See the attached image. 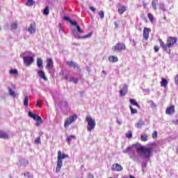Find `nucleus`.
<instances>
[{
    "instance_id": "473e14b6",
    "label": "nucleus",
    "mask_w": 178,
    "mask_h": 178,
    "mask_svg": "<svg viewBox=\"0 0 178 178\" xmlns=\"http://www.w3.org/2000/svg\"><path fill=\"white\" fill-rule=\"evenodd\" d=\"M24 106H29V96H25V99H24Z\"/></svg>"
},
{
    "instance_id": "72a5a7b5",
    "label": "nucleus",
    "mask_w": 178,
    "mask_h": 178,
    "mask_svg": "<svg viewBox=\"0 0 178 178\" xmlns=\"http://www.w3.org/2000/svg\"><path fill=\"white\" fill-rule=\"evenodd\" d=\"M127 138H131L133 137V133H131V131H129L126 134H125Z\"/></svg>"
},
{
    "instance_id": "a211bd4d",
    "label": "nucleus",
    "mask_w": 178,
    "mask_h": 178,
    "mask_svg": "<svg viewBox=\"0 0 178 178\" xmlns=\"http://www.w3.org/2000/svg\"><path fill=\"white\" fill-rule=\"evenodd\" d=\"M0 138H3V140H8L9 139V135L6 134V132L0 131Z\"/></svg>"
},
{
    "instance_id": "f03ea898",
    "label": "nucleus",
    "mask_w": 178,
    "mask_h": 178,
    "mask_svg": "<svg viewBox=\"0 0 178 178\" xmlns=\"http://www.w3.org/2000/svg\"><path fill=\"white\" fill-rule=\"evenodd\" d=\"M154 148L152 147H147L145 146H141L137 149V152L141 154L140 156H143L145 159H147L151 156Z\"/></svg>"
},
{
    "instance_id": "37998d69",
    "label": "nucleus",
    "mask_w": 178,
    "mask_h": 178,
    "mask_svg": "<svg viewBox=\"0 0 178 178\" xmlns=\"http://www.w3.org/2000/svg\"><path fill=\"white\" fill-rule=\"evenodd\" d=\"M143 122H138L136 124V127H138V129H139L140 127H141V126H143Z\"/></svg>"
},
{
    "instance_id": "4d7b16f0",
    "label": "nucleus",
    "mask_w": 178,
    "mask_h": 178,
    "mask_svg": "<svg viewBox=\"0 0 178 178\" xmlns=\"http://www.w3.org/2000/svg\"><path fill=\"white\" fill-rule=\"evenodd\" d=\"M169 52H170V49H169Z\"/></svg>"
},
{
    "instance_id": "e433bc0d",
    "label": "nucleus",
    "mask_w": 178,
    "mask_h": 178,
    "mask_svg": "<svg viewBox=\"0 0 178 178\" xmlns=\"http://www.w3.org/2000/svg\"><path fill=\"white\" fill-rule=\"evenodd\" d=\"M18 26L19 25L17 24V23L11 24V29H13V30H16Z\"/></svg>"
},
{
    "instance_id": "58836bf2",
    "label": "nucleus",
    "mask_w": 178,
    "mask_h": 178,
    "mask_svg": "<svg viewBox=\"0 0 178 178\" xmlns=\"http://www.w3.org/2000/svg\"><path fill=\"white\" fill-rule=\"evenodd\" d=\"M35 144H41V137L38 136L35 140Z\"/></svg>"
},
{
    "instance_id": "2eb2a0df",
    "label": "nucleus",
    "mask_w": 178,
    "mask_h": 178,
    "mask_svg": "<svg viewBox=\"0 0 178 178\" xmlns=\"http://www.w3.org/2000/svg\"><path fill=\"white\" fill-rule=\"evenodd\" d=\"M38 74L40 79H42L44 80V81H47L48 80V78L45 76V72L42 70H40L38 72Z\"/></svg>"
},
{
    "instance_id": "c85d7f7f",
    "label": "nucleus",
    "mask_w": 178,
    "mask_h": 178,
    "mask_svg": "<svg viewBox=\"0 0 178 178\" xmlns=\"http://www.w3.org/2000/svg\"><path fill=\"white\" fill-rule=\"evenodd\" d=\"M147 17L151 23H154V15L152 13L147 14Z\"/></svg>"
},
{
    "instance_id": "603ef678",
    "label": "nucleus",
    "mask_w": 178,
    "mask_h": 178,
    "mask_svg": "<svg viewBox=\"0 0 178 178\" xmlns=\"http://www.w3.org/2000/svg\"><path fill=\"white\" fill-rule=\"evenodd\" d=\"M143 8H144V9L147 8V4L146 3H143Z\"/></svg>"
},
{
    "instance_id": "cd10ccee",
    "label": "nucleus",
    "mask_w": 178,
    "mask_h": 178,
    "mask_svg": "<svg viewBox=\"0 0 178 178\" xmlns=\"http://www.w3.org/2000/svg\"><path fill=\"white\" fill-rule=\"evenodd\" d=\"M10 74H15V76H17L19 74V71L16 69H12L9 71Z\"/></svg>"
},
{
    "instance_id": "09e8293b",
    "label": "nucleus",
    "mask_w": 178,
    "mask_h": 178,
    "mask_svg": "<svg viewBox=\"0 0 178 178\" xmlns=\"http://www.w3.org/2000/svg\"><path fill=\"white\" fill-rule=\"evenodd\" d=\"M90 10L92 12H95V8L93 7V6H90Z\"/></svg>"
},
{
    "instance_id": "bb28decb",
    "label": "nucleus",
    "mask_w": 178,
    "mask_h": 178,
    "mask_svg": "<svg viewBox=\"0 0 178 178\" xmlns=\"http://www.w3.org/2000/svg\"><path fill=\"white\" fill-rule=\"evenodd\" d=\"M140 140L143 143H145V141H148V135H147V134L141 135L140 136Z\"/></svg>"
},
{
    "instance_id": "79ce46f5",
    "label": "nucleus",
    "mask_w": 178,
    "mask_h": 178,
    "mask_svg": "<svg viewBox=\"0 0 178 178\" xmlns=\"http://www.w3.org/2000/svg\"><path fill=\"white\" fill-rule=\"evenodd\" d=\"M71 24H72V26H76H76H79L78 24H77V22H76V21H70V22Z\"/></svg>"
},
{
    "instance_id": "9b49d317",
    "label": "nucleus",
    "mask_w": 178,
    "mask_h": 178,
    "mask_svg": "<svg viewBox=\"0 0 178 178\" xmlns=\"http://www.w3.org/2000/svg\"><path fill=\"white\" fill-rule=\"evenodd\" d=\"M175 112H176V110L175 108V106L173 105L167 107L165 110L166 115H169L170 116H172V115H174Z\"/></svg>"
},
{
    "instance_id": "5fc2aeb1",
    "label": "nucleus",
    "mask_w": 178,
    "mask_h": 178,
    "mask_svg": "<svg viewBox=\"0 0 178 178\" xmlns=\"http://www.w3.org/2000/svg\"><path fill=\"white\" fill-rule=\"evenodd\" d=\"M164 20H166V17H163Z\"/></svg>"
},
{
    "instance_id": "0eeeda50",
    "label": "nucleus",
    "mask_w": 178,
    "mask_h": 178,
    "mask_svg": "<svg viewBox=\"0 0 178 178\" xmlns=\"http://www.w3.org/2000/svg\"><path fill=\"white\" fill-rule=\"evenodd\" d=\"M24 63L26 66H31V64L34 62V58L30 56L23 57Z\"/></svg>"
},
{
    "instance_id": "5701e85b",
    "label": "nucleus",
    "mask_w": 178,
    "mask_h": 178,
    "mask_svg": "<svg viewBox=\"0 0 178 178\" xmlns=\"http://www.w3.org/2000/svg\"><path fill=\"white\" fill-rule=\"evenodd\" d=\"M72 33L74 34V35H75L76 38H88V37H91V33H90L88 35L86 36H77V32L76 31H72Z\"/></svg>"
},
{
    "instance_id": "f3484780",
    "label": "nucleus",
    "mask_w": 178,
    "mask_h": 178,
    "mask_svg": "<svg viewBox=\"0 0 178 178\" xmlns=\"http://www.w3.org/2000/svg\"><path fill=\"white\" fill-rule=\"evenodd\" d=\"M36 62H37V66L39 69H44V65H42V63H43L42 58H38Z\"/></svg>"
},
{
    "instance_id": "3c124183",
    "label": "nucleus",
    "mask_w": 178,
    "mask_h": 178,
    "mask_svg": "<svg viewBox=\"0 0 178 178\" xmlns=\"http://www.w3.org/2000/svg\"><path fill=\"white\" fill-rule=\"evenodd\" d=\"M88 178H94V175H92V174H88Z\"/></svg>"
},
{
    "instance_id": "393cba45",
    "label": "nucleus",
    "mask_w": 178,
    "mask_h": 178,
    "mask_svg": "<svg viewBox=\"0 0 178 178\" xmlns=\"http://www.w3.org/2000/svg\"><path fill=\"white\" fill-rule=\"evenodd\" d=\"M72 140H76V136L71 135V136L67 137V138H66V141H67L68 144H70V141H72Z\"/></svg>"
},
{
    "instance_id": "a878e982",
    "label": "nucleus",
    "mask_w": 178,
    "mask_h": 178,
    "mask_svg": "<svg viewBox=\"0 0 178 178\" xmlns=\"http://www.w3.org/2000/svg\"><path fill=\"white\" fill-rule=\"evenodd\" d=\"M26 6H33L35 5V1L34 0H28L26 3Z\"/></svg>"
},
{
    "instance_id": "20e7f679",
    "label": "nucleus",
    "mask_w": 178,
    "mask_h": 178,
    "mask_svg": "<svg viewBox=\"0 0 178 178\" xmlns=\"http://www.w3.org/2000/svg\"><path fill=\"white\" fill-rule=\"evenodd\" d=\"M86 122L88 123V125H87L88 131H92V130L95 129V126H97V123L95 122V120L92 119L91 116L87 115Z\"/></svg>"
},
{
    "instance_id": "ddd939ff",
    "label": "nucleus",
    "mask_w": 178,
    "mask_h": 178,
    "mask_svg": "<svg viewBox=\"0 0 178 178\" xmlns=\"http://www.w3.org/2000/svg\"><path fill=\"white\" fill-rule=\"evenodd\" d=\"M127 85L125 84L122 86V88L120 90V97H124L126 94H127Z\"/></svg>"
},
{
    "instance_id": "49530a36",
    "label": "nucleus",
    "mask_w": 178,
    "mask_h": 178,
    "mask_svg": "<svg viewBox=\"0 0 178 178\" xmlns=\"http://www.w3.org/2000/svg\"><path fill=\"white\" fill-rule=\"evenodd\" d=\"M175 84L178 86V74H177V76L175 77Z\"/></svg>"
},
{
    "instance_id": "423d86ee",
    "label": "nucleus",
    "mask_w": 178,
    "mask_h": 178,
    "mask_svg": "<svg viewBox=\"0 0 178 178\" xmlns=\"http://www.w3.org/2000/svg\"><path fill=\"white\" fill-rule=\"evenodd\" d=\"M77 120V115L74 114L67 118L64 122V127H69L71 124Z\"/></svg>"
},
{
    "instance_id": "4468645a",
    "label": "nucleus",
    "mask_w": 178,
    "mask_h": 178,
    "mask_svg": "<svg viewBox=\"0 0 178 178\" xmlns=\"http://www.w3.org/2000/svg\"><path fill=\"white\" fill-rule=\"evenodd\" d=\"M54 67V60L51 58L47 59V65L46 68L47 69H52Z\"/></svg>"
},
{
    "instance_id": "b1692460",
    "label": "nucleus",
    "mask_w": 178,
    "mask_h": 178,
    "mask_svg": "<svg viewBox=\"0 0 178 178\" xmlns=\"http://www.w3.org/2000/svg\"><path fill=\"white\" fill-rule=\"evenodd\" d=\"M129 102L131 105L134 106H137V108H140V105L137 103V101L134 100V99H129Z\"/></svg>"
},
{
    "instance_id": "6ab92c4d",
    "label": "nucleus",
    "mask_w": 178,
    "mask_h": 178,
    "mask_svg": "<svg viewBox=\"0 0 178 178\" xmlns=\"http://www.w3.org/2000/svg\"><path fill=\"white\" fill-rule=\"evenodd\" d=\"M161 87H164V88H168V80L164 78L161 79V81L160 82Z\"/></svg>"
},
{
    "instance_id": "6e6d98bb",
    "label": "nucleus",
    "mask_w": 178,
    "mask_h": 178,
    "mask_svg": "<svg viewBox=\"0 0 178 178\" xmlns=\"http://www.w3.org/2000/svg\"><path fill=\"white\" fill-rule=\"evenodd\" d=\"M177 154H178V148L177 149Z\"/></svg>"
},
{
    "instance_id": "a19ab883",
    "label": "nucleus",
    "mask_w": 178,
    "mask_h": 178,
    "mask_svg": "<svg viewBox=\"0 0 178 178\" xmlns=\"http://www.w3.org/2000/svg\"><path fill=\"white\" fill-rule=\"evenodd\" d=\"M76 30L78 31V33H83V31L81 30V28H80V26H76Z\"/></svg>"
},
{
    "instance_id": "13d9d810",
    "label": "nucleus",
    "mask_w": 178,
    "mask_h": 178,
    "mask_svg": "<svg viewBox=\"0 0 178 178\" xmlns=\"http://www.w3.org/2000/svg\"><path fill=\"white\" fill-rule=\"evenodd\" d=\"M178 122V120H177V123Z\"/></svg>"
},
{
    "instance_id": "6e6552de",
    "label": "nucleus",
    "mask_w": 178,
    "mask_h": 178,
    "mask_svg": "<svg viewBox=\"0 0 178 178\" xmlns=\"http://www.w3.org/2000/svg\"><path fill=\"white\" fill-rule=\"evenodd\" d=\"M151 33V29L145 27L143 29V38L145 41H148L149 38V33Z\"/></svg>"
},
{
    "instance_id": "864d4df0",
    "label": "nucleus",
    "mask_w": 178,
    "mask_h": 178,
    "mask_svg": "<svg viewBox=\"0 0 178 178\" xmlns=\"http://www.w3.org/2000/svg\"><path fill=\"white\" fill-rule=\"evenodd\" d=\"M132 42H133V43H134V45H136V40H133Z\"/></svg>"
},
{
    "instance_id": "c9c22d12",
    "label": "nucleus",
    "mask_w": 178,
    "mask_h": 178,
    "mask_svg": "<svg viewBox=\"0 0 178 178\" xmlns=\"http://www.w3.org/2000/svg\"><path fill=\"white\" fill-rule=\"evenodd\" d=\"M98 15L100 17V19H104L105 17V13L104 11H99Z\"/></svg>"
},
{
    "instance_id": "de8ad7c7",
    "label": "nucleus",
    "mask_w": 178,
    "mask_h": 178,
    "mask_svg": "<svg viewBox=\"0 0 178 178\" xmlns=\"http://www.w3.org/2000/svg\"><path fill=\"white\" fill-rule=\"evenodd\" d=\"M64 20H66L67 22H70L72 21V19H70V18L67 17H63Z\"/></svg>"
},
{
    "instance_id": "ea45409f",
    "label": "nucleus",
    "mask_w": 178,
    "mask_h": 178,
    "mask_svg": "<svg viewBox=\"0 0 178 178\" xmlns=\"http://www.w3.org/2000/svg\"><path fill=\"white\" fill-rule=\"evenodd\" d=\"M152 5L154 10H156V2L154 0L152 1Z\"/></svg>"
},
{
    "instance_id": "412c9836",
    "label": "nucleus",
    "mask_w": 178,
    "mask_h": 178,
    "mask_svg": "<svg viewBox=\"0 0 178 178\" xmlns=\"http://www.w3.org/2000/svg\"><path fill=\"white\" fill-rule=\"evenodd\" d=\"M124 154H129L130 155L131 153L134 154V151H133V147L129 146L127 149L124 150Z\"/></svg>"
},
{
    "instance_id": "9d476101",
    "label": "nucleus",
    "mask_w": 178,
    "mask_h": 178,
    "mask_svg": "<svg viewBox=\"0 0 178 178\" xmlns=\"http://www.w3.org/2000/svg\"><path fill=\"white\" fill-rule=\"evenodd\" d=\"M36 27H37V24H35V22H33V23L30 24V26L28 28L29 33L30 34L35 33Z\"/></svg>"
},
{
    "instance_id": "4c0bfd02",
    "label": "nucleus",
    "mask_w": 178,
    "mask_h": 178,
    "mask_svg": "<svg viewBox=\"0 0 178 178\" xmlns=\"http://www.w3.org/2000/svg\"><path fill=\"white\" fill-rule=\"evenodd\" d=\"M152 138H154V140L158 138V131H155L152 136Z\"/></svg>"
},
{
    "instance_id": "1a4fd4ad",
    "label": "nucleus",
    "mask_w": 178,
    "mask_h": 178,
    "mask_svg": "<svg viewBox=\"0 0 178 178\" xmlns=\"http://www.w3.org/2000/svg\"><path fill=\"white\" fill-rule=\"evenodd\" d=\"M126 49V45L124 44L118 43L113 47V51H124Z\"/></svg>"
},
{
    "instance_id": "4be33fe9",
    "label": "nucleus",
    "mask_w": 178,
    "mask_h": 178,
    "mask_svg": "<svg viewBox=\"0 0 178 178\" xmlns=\"http://www.w3.org/2000/svg\"><path fill=\"white\" fill-rule=\"evenodd\" d=\"M127 10V8H126L125 6H121L120 8H118V12L119 15H123L124 12Z\"/></svg>"
},
{
    "instance_id": "f257e3e1",
    "label": "nucleus",
    "mask_w": 178,
    "mask_h": 178,
    "mask_svg": "<svg viewBox=\"0 0 178 178\" xmlns=\"http://www.w3.org/2000/svg\"><path fill=\"white\" fill-rule=\"evenodd\" d=\"M159 42L160 44L161 48L163 49V51H168V49L172 48L175 45V44H177V38L170 36L167 38L166 44H165V42L162 40V39L159 38Z\"/></svg>"
},
{
    "instance_id": "c03bdc74",
    "label": "nucleus",
    "mask_w": 178,
    "mask_h": 178,
    "mask_svg": "<svg viewBox=\"0 0 178 178\" xmlns=\"http://www.w3.org/2000/svg\"><path fill=\"white\" fill-rule=\"evenodd\" d=\"M154 52H159V47L154 46Z\"/></svg>"
},
{
    "instance_id": "39448f33",
    "label": "nucleus",
    "mask_w": 178,
    "mask_h": 178,
    "mask_svg": "<svg viewBox=\"0 0 178 178\" xmlns=\"http://www.w3.org/2000/svg\"><path fill=\"white\" fill-rule=\"evenodd\" d=\"M28 115H29V118H32V119H33V120H38L35 124V125L37 127H38L39 126H41V124H42L44 123L42 118H41V117L40 115H37L34 113H32L31 111H29Z\"/></svg>"
},
{
    "instance_id": "aec40b11",
    "label": "nucleus",
    "mask_w": 178,
    "mask_h": 178,
    "mask_svg": "<svg viewBox=\"0 0 178 178\" xmlns=\"http://www.w3.org/2000/svg\"><path fill=\"white\" fill-rule=\"evenodd\" d=\"M67 65L70 66V67H73L74 69H76V67H79L77 63L73 61H67Z\"/></svg>"
},
{
    "instance_id": "8fccbe9b",
    "label": "nucleus",
    "mask_w": 178,
    "mask_h": 178,
    "mask_svg": "<svg viewBox=\"0 0 178 178\" xmlns=\"http://www.w3.org/2000/svg\"><path fill=\"white\" fill-rule=\"evenodd\" d=\"M161 10L163 12H166V8H165L164 6H161Z\"/></svg>"
},
{
    "instance_id": "f704fd0d",
    "label": "nucleus",
    "mask_w": 178,
    "mask_h": 178,
    "mask_svg": "<svg viewBox=\"0 0 178 178\" xmlns=\"http://www.w3.org/2000/svg\"><path fill=\"white\" fill-rule=\"evenodd\" d=\"M70 81H72L75 84H77V83H79V79L74 78V77H72V78H70Z\"/></svg>"
},
{
    "instance_id": "dca6fc26",
    "label": "nucleus",
    "mask_w": 178,
    "mask_h": 178,
    "mask_svg": "<svg viewBox=\"0 0 178 178\" xmlns=\"http://www.w3.org/2000/svg\"><path fill=\"white\" fill-rule=\"evenodd\" d=\"M108 60L111 63H115L116 62H119V58H118V56H108Z\"/></svg>"
},
{
    "instance_id": "c756f323",
    "label": "nucleus",
    "mask_w": 178,
    "mask_h": 178,
    "mask_svg": "<svg viewBox=\"0 0 178 178\" xmlns=\"http://www.w3.org/2000/svg\"><path fill=\"white\" fill-rule=\"evenodd\" d=\"M129 108H130L131 115H134V114L138 113V111H137V109L134 108L133 106H129Z\"/></svg>"
},
{
    "instance_id": "7c9ffc66",
    "label": "nucleus",
    "mask_w": 178,
    "mask_h": 178,
    "mask_svg": "<svg viewBox=\"0 0 178 178\" xmlns=\"http://www.w3.org/2000/svg\"><path fill=\"white\" fill-rule=\"evenodd\" d=\"M8 92H9L10 95H11L12 97H15L17 96L16 92H15V91H13L11 88L8 89Z\"/></svg>"
},
{
    "instance_id": "a18cd8bd",
    "label": "nucleus",
    "mask_w": 178,
    "mask_h": 178,
    "mask_svg": "<svg viewBox=\"0 0 178 178\" xmlns=\"http://www.w3.org/2000/svg\"><path fill=\"white\" fill-rule=\"evenodd\" d=\"M36 107L41 108V104L40 103V101H38V100H37V102H36Z\"/></svg>"
},
{
    "instance_id": "2f4dec72",
    "label": "nucleus",
    "mask_w": 178,
    "mask_h": 178,
    "mask_svg": "<svg viewBox=\"0 0 178 178\" xmlns=\"http://www.w3.org/2000/svg\"><path fill=\"white\" fill-rule=\"evenodd\" d=\"M43 15L45 16H48L49 15V7H46L43 10Z\"/></svg>"
},
{
    "instance_id": "f8f14e48",
    "label": "nucleus",
    "mask_w": 178,
    "mask_h": 178,
    "mask_svg": "<svg viewBox=\"0 0 178 178\" xmlns=\"http://www.w3.org/2000/svg\"><path fill=\"white\" fill-rule=\"evenodd\" d=\"M111 169L115 172H122L123 167L119 163H115L112 165Z\"/></svg>"
},
{
    "instance_id": "7ed1b4c3",
    "label": "nucleus",
    "mask_w": 178,
    "mask_h": 178,
    "mask_svg": "<svg viewBox=\"0 0 178 178\" xmlns=\"http://www.w3.org/2000/svg\"><path fill=\"white\" fill-rule=\"evenodd\" d=\"M66 158H69V155L65 154H62V152H60V150L58 152L56 173H59V172H60V169H62V167L63 166V159Z\"/></svg>"
}]
</instances>
